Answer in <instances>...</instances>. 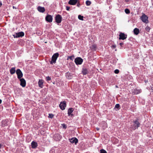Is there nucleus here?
Here are the masks:
<instances>
[{"label": "nucleus", "mask_w": 153, "mask_h": 153, "mask_svg": "<svg viewBox=\"0 0 153 153\" xmlns=\"http://www.w3.org/2000/svg\"><path fill=\"white\" fill-rule=\"evenodd\" d=\"M62 138V136L59 134H56L54 136V138L56 140H59Z\"/></svg>", "instance_id": "14"}, {"label": "nucleus", "mask_w": 153, "mask_h": 153, "mask_svg": "<svg viewBox=\"0 0 153 153\" xmlns=\"http://www.w3.org/2000/svg\"><path fill=\"white\" fill-rule=\"evenodd\" d=\"M65 76L66 78L68 79H71L73 77V74L69 72H67L65 73Z\"/></svg>", "instance_id": "12"}, {"label": "nucleus", "mask_w": 153, "mask_h": 153, "mask_svg": "<svg viewBox=\"0 0 153 153\" xmlns=\"http://www.w3.org/2000/svg\"><path fill=\"white\" fill-rule=\"evenodd\" d=\"M37 10L39 12L42 13L45 11V8L41 6H38L37 7Z\"/></svg>", "instance_id": "17"}, {"label": "nucleus", "mask_w": 153, "mask_h": 153, "mask_svg": "<svg viewBox=\"0 0 153 153\" xmlns=\"http://www.w3.org/2000/svg\"><path fill=\"white\" fill-rule=\"evenodd\" d=\"M148 17L145 14L143 13L140 17V19L142 22L146 23H148L149 22L148 20Z\"/></svg>", "instance_id": "3"}, {"label": "nucleus", "mask_w": 153, "mask_h": 153, "mask_svg": "<svg viewBox=\"0 0 153 153\" xmlns=\"http://www.w3.org/2000/svg\"><path fill=\"white\" fill-rule=\"evenodd\" d=\"M59 55L58 53H56L53 55L51 58V61H50L51 64L52 65L56 63V60L59 56Z\"/></svg>", "instance_id": "1"}, {"label": "nucleus", "mask_w": 153, "mask_h": 153, "mask_svg": "<svg viewBox=\"0 0 153 153\" xmlns=\"http://www.w3.org/2000/svg\"><path fill=\"white\" fill-rule=\"evenodd\" d=\"M74 62L76 65H80L82 63L83 59L80 57H77L75 58Z\"/></svg>", "instance_id": "4"}, {"label": "nucleus", "mask_w": 153, "mask_h": 153, "mask_svg": "<svg viewBox=\"0 0 153 153\" xmlns=\"http://www.w3.org/2000/svg\"><path fill=\"white\" fill-rule=\"evenodd\" d=\"M109 7L110 8H111V6H109Z\"/></svg>", "instance_id": "48"}, {"label": "nucleus", "mask_w": 153, "mask_h": 153, "mask_svg": "<svg viewBox=\"0 0 153 153\" xmlns=\"http://www.w3.org/2000/svg\"><path fill=\"white\" fill-rule=\"evenodd\" d=\"M70 7H69L68 6H66V9L67 10H69L70 9Z\"/></svg>", "instance_id": "37"}, {"label": "nucleus", "mask_w": 153, "mask_h": 153, "mask_svg": "<svg viewBox=\"0 0 153 153\" xmlns=\"http://www.w3.org/2000/svg\"><path fill=\"white\" fill-rule=\"evenodd\" d=\"M38 84L39 87H41V88H42V86L43 84V82L42 81L41 79H39L38 82Z\"/></svg>", "instance_id": "23"}, {"label": "nucleus", "mask_w": 153, "mask_h": 153, "mask_svg": "<svg viewBox=\"0 0 153 153\" xmlns=\"http://www.w3.org/2000/svg\"><path fill=\"white\" fill-rule=\"evenodd\" d=\"M113 0H107V4L108 5L111 4V2H112Z\"/></svg>", "instance_id": "33"}, {"label": "nucleus", "mask_w": 153, "mask_h": 153, "mask_svg": "<svg viewBox=\"0 0 153 153\" xmlns=\"http://www.w3.org/2000/svg\"><path fill=\"white\" fill-rule=\"evenodd\" d=\"M32 148L33 149H36L38 146V144L37 142L33 141L31 143Z\"/></svg>", "instance_id": "15"}, {"label": "nucleus", "mask_w": 153, "mask_h": 153, "mask_svg": "<svg viewBox=\"0 0 153 153\" xmlns=\"http://www.w3.org/2000/svg\"><path fill=\"white\" fill-rule=\"evenodd\" d=\"M61 125H62L63 127V128L66 129L67 128V127L66 126V125H65V124H64V123L62 124Z\"/></svg>", "instance_id": "35"}, {"label": "nucleus", "mask_w": 153, "mask_h": 153, "mask_svg": "<svg viewBox=\"0 0 153 153\" xmlns=\"http://www.w3.org/2000/svg\"><path fill=\"white\" fill-rule=\"evenodd\" d=\"M2 102V100L1 99H0V104H1Z\"/></svg>", "instance_id": "44"}, {"label": "nucleus", "mask_w": 153, "mask_h": 153, "mask_svg": "<svg viewBox=\"0 0 153 153\" xmlns=\"http://www.w3.org/2000/svg\"><path fill=\"white\" fill-rule=\"evenodd\" d=\"M125 1L127 2H128L130 0H125Z\"/></svg>", "instance_id": "43"}, {"label": "nucleus", "mask_w": 153, "mask_h": 153, "mask_svg": "<svg viewBox=\"0 0 153 153\" xmlns=\"http://www.w3.org/2000/svg\"><path fill=\"white\" fill-rule=\"evenodd\" d=\"M66 106V102L65 101H63V102H61L59 105V106L60 109L62 110H63L65 109Z\"/></svg>", "instance_id": "10"}, {"label": "nucleus", "mask_w": 153, "mask_h": 153, "mask_svg": "<svg viewBox=\"0 0 153 153\" xmlns=\"http://www.w3.org/2000/svg\"><path fill=\"white\" fill-rule=\"evenodd\" d=\"M62 19V16L59 14L56 15L55 17V21L58 24H59L61 22Z\"/></svg>", "instance_id": "5"}, {"label": "nucleus", "mask_w": 153, "mask_h": 153, "mask_svg": "<svg viewBox=\"0 0 153 153\" xmlns=\"http://www.w3.org/2000/svg\"><path fill=\"white\" fill-rule=\"evenodd\" d=\"M85 4L87 6H90L91 4V2L90 1L87 0L86 1Z\"/></svg>", "instance_id": "26"}, {"label": "nucleus", "mask_w": 153, "mask_h": 153, "mask_svg": "<svg viewBox=\"0 0 153 153\" xmlns=\"http://www.w3.org/2000/svg\"><path fill=\"white\" fill-rule=\"evenodd\" d=\"M70 142L72 143H75L76 144L78 142V140L76 138H72L69 139Z\"/></svg>", "instance_id": "13"}, {"label": "nucleus", "mask_w": 153, "mask_h": 153, "mask_svg": "<svg viewBox=\"0 0 153 153\" xmlns=\"http://www.w3.org/2000/svg\"><path fill=\"white\" fill-rule=\"evenodd\" d=\"M112 47L113 48H116V45H112Z\"/></svg>", "instance_id": "39"}, {"label": "nucleus", "mask_w": 153, "mask_h": 153, "mask_svg": "<svg viewBox=\"0 0 153 153\" xmlns=\"http://www.w3.org/2000/svg\"><path fill=\"white\" fill-rule=\"evenodd\" d=\"M74 110L73 108H70L68 109V116L73 115V114H71V113L73 112Z\"/></svg>", "instance_id": "18"}, {"label": "nucleus", "mask_w": 153, "mask_h": 153, "mask_svg": "<svg viewBox=\"0 0 153 153\" xmlns=\"http://www.w3.org/2000/svg\"><path fill=\"white\" fill-rule=\"evenodd\" d=\"M140 126V123L137 120H136L133 121L131 128L133 130H135L137 129Z\"/></svg>", "instance_id": "2"}, {"label": "nucleus", "mask_w": 153, "mask_h": 153, "mask_svg": "<svg viewBox=\"0 0 153 153\" xmlns=\"http://www.w3.org/2000/svg\"><path fill=\"white\" fill-rule=\"evenodd\" d=\"M39 34L41 35V34H42V33H39Z\"/></svg>", "instance_id": "47"}, {"label": "nucleus", "mask_w": 153, "mask_h": 153, "mask_svg": "<svg viewBox=\"0 0 153 153\" xmlns=\"http://www.w3.org/2000/svg\"><path fill=\"white\" fill-rule=\"evenodd\" d=\"M19 79L20 82V85L23 87H25L26 85V82L25 79L23 78H21Z\"/></svg>", "instance_id": "11"}, {"label": "nucleus", "mask_w": 153, "mask_h": 153, "mask_svg": "<svg viewBox=\"0 0 153 153\" xmlns=\"http://www.w3.org/2000/svg\"><path fill=\"white\" fill-rule=\"evenodd\" d=\"M74 57V56H68V58L67 59V60H68L69 59H70L71 60H72L73 59V58Z\"/></svg>", "instance_id": "29"}, {"label": "nucleus", "mask_w": 153, "mask_h": 153, "mask_svg": "<svg viewBox=\"0 0 153 153\" xmlns=\"http://www.w3.org/2000/svg\"><path fill=\"white\" fill-rule=\"evenodd\" d=\"M145 82H146V83L147 82H148V80H145Z\"/></svg>", "instance_id": "45"}, {"label": "nucleus", "mask_w": 153, "mask_h": 153, "mask_svg": "<svg viewBox=\"0 0 153 153\" xmlns=\"http://www.w3.org/2000/svg\"><path fill=\"white\" fill-rule=\"evenodd\" d=\"M25 33L24 32L21 31L17 33H16L15 34H13V36L14 38H17L19 37H22L24 36Z\"/></svg>", "instance_id": "6"}, {"label": "nucleus", "mask_w": 153, "mask_h": 153, "mask_svg": "<svg viewBox=\"0 0 153 153\" xmlns=\"http://www.w3.org/2000/svg\"><path fill=\"white\" fill-rule=\"evenodd\" d=\"M96 129L97 130H99V128H96Z\"/></svg>", "instance_id": "46"}, {"label": "nucleus", "mask_w": 153, "mask_h": 153, "mask_svg": "<svg viewBox=\"0 0 153 153\" xmlns=\"http://www.w3.org/2000/svg\"><path fill=\"white\" fill-rule=\"evenodd\" d=\"M116 87H117V85H116Z\"/></svg>", "instance_id": "49"}, {"label": "nucleus", "mask_w": 153, "mask_h": 153, "mask_svg": "<svg viewBox=\"0 0 153 153\" xmlns=\"http://www.w3.org/2000/svg\"><path fill=\"white\" fill-rule=\"evenodd\" d=\"M16 74L17 75V78L18 79L21 78L23 76V74L21 71L19 69H18L16 71Z\"/></svg>", "instance_id": "7"}, {"label": "nucleus", "mask_w": 153, "mask_h": 153, "mask_svg": "<svg viewBox=\"0 0 153 153\" xmlns=\"http://www.w3.org/2000/svg\"><path fill=\"white\" fill-rule=\"evenodd\" d=\"M119 38L120 40H123L124 39H126L127 37V35L123 33H122V32H120L119 33Z\"/></svg>", "instance_id": "9"}, {"label": "nucleus", "mask_w": 153, "mask_h": 153, "mask_svg": "<svg viewBox=\"0 0 153 153\" xmlns=\"http://www.w3.org/2000/svg\"><path fill=\"white\" fill-rule=\"evenodd\" d=\"M51 78L49 76H48L46 77V80L47 81H49L51 80Z\"/></svg>", "instance_id": "31"}, {"label": "nucleus", "mask_w": 153, "mask_h": 153, "mask_svg": "<svg viewBox=\"0 0 153 153\" xmlns=\"http://www.w3.org/2000/svg\"><path fill=\"white\" fill-rule=\"evenodd\" d=\"M78 18L80 20H83V16L81 15L78 16Z\"/></svg>", "instance_id": "27"}, {"label": "nucleus", "mask_w": 153, "mask_h": 153, "mask_svg": "<svg viewBox=\"0 0 153 153\" xmlns=\"http://www.w3.org/2000/svg\"><path fill=\"white\" fill-rule=\"evenodd\" d=\"M141 92V90H138L137 89H134L132 91V94L134 95L138 94Z\"/></svg>", "instance_id": "16"}, {"label": "nucleus", "mask_w": 153, "mask_h": 153, "mask_svg": "<svg viewBox=\"0 0 153 153\" xmlns=\"http://www.w3.org/2000/svg\"><path fill=\"white\" fill-rule=\"evenodd\" d=\"M123 42H121L120 43V46L122 47H123Z\"/></svg>", "instance_id": "40"}, {"label": "nucleus", "mask_w": 153, "mask_h": 153, "mask_svg": "<svg viewBox=\"0 0 153 153\" xmlns=\"http://www.w3.org/2000/svg\"><path fill=\"white\" fill-rule=\"evenodd\" d=\"M2 5V3L1 1H0V7H1Z\"/></svg>", "instance_id": "42"}, {"label": "nucleus", "mask_w": 153, "mask_h": 153, "mask_svg": "<svg viewBox=\"0 0 153 153\" xmlns=\"http://www.w3.org/2000/svg\"><path fill=\"white\" fill-rule=\"evenodd\" d=\"M80 4L79 3V2H78L77 4V6L78 7H79L80 6Z\"/></svg>", "instance_id": "41"}, {"label": "nucleus", "mask_w": 153, "mask_h": 153, "mask_svg": "<svg viewBox=\"0 0 153 153\" xmlns=\"http://www.w3.org/2000/svg\"><path fill=\"white\" fill-rule=\"evenodd\" d=\"M150 29V28L147 26L146 28V30L147 32H149Z\"/></svg>", "instance_id": "30"}, {"label": "nucleus", "mask_w": 153, "mask_h": 153, "mask_svg": "<svg viewBox=\"0 0 153 153\" xmlns=\"http://www.w3.org/2000/svg\"><path fill=\"white\" fill-rule=\"evenodd\" d=\"M97 47L95 44L93 45L91 47H90L91 49L93 51H95Z\"/></svg>", "instance_id": "24"}, {"label": "nucleus", "mask_w": 153, "mask_h": 153, "mask_svg": "<svg viewBox=\"0 0 153 153\" xmlns=\"http://www.w3.org/2000/svg\"><path fill=\"white\" fill-rule=\"evenodd\" d=\"M151 89L152 90V92H153V84H152V86H150Z\"/></svg>", "instance_id": "38"}, {"label": "nucleus", "mask_w": 153, "mask_h": 153, "mask_svg": "<svg viewBox=\"0 0 153 153\" xmlns=\"http://www.w3.org/2000/svg\"><path fill=\"white\" fill-rule=\"evenodd\" d=\"M115 108L118 109V110H119L120 108V107L119 104H117L115 106Z\"/></svg>", "instance_id": "25"}, {"label": "nucleus", "mask_w": 153, "mask_h": 153, "mask_svg": "<svg viewBox=\"0 0 153 153\" xmlns=\"http://www.w3.org/2000/svg\"><path fill=\"white\" fill-rule=\"evenodd\" d=\"M10 74L12 75L14 74L16 72L15 68L13 67L10 70Z\"/></svg>", "instance_id": "21"}, {"label": "nucleus", "mask_w": 153, "mask_h": 153, "mask_svg": "<svg viewBox=\"0 0 153 153\" xmlns=\"http://www.w3.org/2000/svg\"><path fill=\"white\" fill-rule=\"evenodd\" d=\"M13 8H14V6H13Z\"/></svg>", "instance_id": "50"}, {"label": "nucleus", "mask_w": 153, "mask_h": 153, "mask_svg": "<svg viewBox=\"0 0 153 153\" xmlns=\"http://www.w3.org/2000/svg\"><path fill=\"white\" fill-rule=\"evenodd\" d=\"M82 73L84 75H86L88 73V70L86 68H83L82 69Z\"/></svg>", "instance_id": "20"}, {"label": "nucleus", "mask_w": 153, "mask_h": 153, "mask_svg": "<svg viewBox=\"0 0 153 153\" xmlns=\"http://www.w3.org/2000/svg\"><path fill=\"white\" fill-rule=\"evenodd\" d=\"M125 12L126 14H129L130 13V11L128 9H126L125 10Z\"/></svg>", "instance_id": "28"}, {"label": "nucleus", "mask_w": 153, "mask_h": 153, "mask_svg": "<svg viewBox=\"0 0 153 153\" xmlns=\"http://www.w3.org/2000/svg\"><path fill=\"white\" fill-rule=\"evenodd\" d=\"M52 16L49 14H47L45 18V20L46 21L51 23L53 21Z\"/></svg>", "instance_id": "8"}, {"label": "nucleus", "mask_w": 153, "mask_h": 153, "mask_svg": "<svg viewBox=\"0 0 153 153\" xmlns=\"http://www.w3.org/2000/svg\"><path fill=\"white\" fill-rule=\"evenodd\" d=\"M100 153H107L106 151L103 149H102L100 150Z\"/></svg>", "instance_id": "34"}, {"label": "nucleus", "mask_w": 153, "mask_h": 153, "mask_svg": "<svg viewBox=\"0 0 153 153\" xmlns=\"http://www.w3.org/2000/svg\"><path fill=\"white\" fill-rule=\"evenodd\" d=\"M119 72V70L118 69H116L115 71H114V73H115L116 74H118Z\"/></svg>", "instance_id": "36"}, {"label": "nucleus", "mask_w": 153, "mask_h": 153, "mask_svg": "<svg viewBox=\"0 0 153 153\" xmlns=\"http://www.w3.org/2000/svg\"><path fill=\"white\" fill-rule=\"evenodd\" d=\"M53 116L54 115L53 114H49L48 117L51 118H52L53 117Z\"/></svg>", "instance_id": "32"}, {"label": "nucleus", "mask_w": 153, "mask_h": 153, "mask_svg": "<svg viewBox=\"0 0 153 153\" xmlns=\"http://www.w3.org/2000/svg\"><path fill=\"white\" fill-rule=\"evenodd\" d=\"M77 2V0H70L68 4L72 5H75Z\"/></svg>", "instance_id": "19"}, {"label": "nucleus", "mask_w": 153, "mask_h": 153, "mask_svg": "<svg viewBox=\"0 0 153 153\" xmlns=\"http://www.w3.org/2000/svg\"><path fill=\"white\" fill-rule=\"evenodd\" d=\"M133 31L134 34L136 35H138L140 32L139 29L137 28H134V30Z\"/></svg>", "instance_id": "22"}]
</instances>
